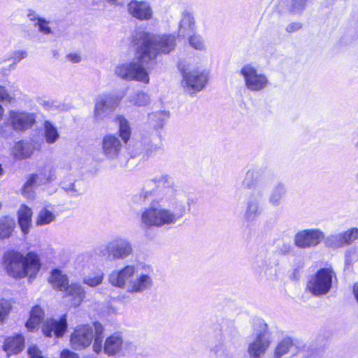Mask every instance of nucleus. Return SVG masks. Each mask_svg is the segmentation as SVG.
Returning a JSON list of instances; mask_svg holds the SVG:
<instances>
[{
    "instance_id": "12",
    "label": "nucleus",
    "mask_w": 358,
    "mask_h": 358,
    "mask_svg": "<svg viewBox=\"0 0 358 358\" xmlns=\"http://www.w3.org/2000/svg\"><path fill=\"white\" fill-rule=\"evenodd\" d=\"M94 322L92 326L81 325L76 328L71 336V345L75 350H83L90 346L92 339H95L96 329Z\"/></svg>"
},
{
    "instance_id": "60",
    "label": "nucleus",
    "mask_w": 358,
    "mask_h": 358,
    "mask_svg": "<svg viewBox=\"0 0 358 358\" xmlns=\"http://www.w3.org/2000/svg\"><path fill=\"white\" fill-rule=\"evenodd\" d=\"M271 269H272V268H266V271H269V270H271Z\"/></svg>"
},
{
    "instance_id": "25",
    "label": "nucleus",
    "mask_w": 358,
    "mask_h": 358,
    "mask_svg": "<svg viewBox=\"0 0 358 358\" xmlns=\"http://www.w3.org/2000/svg\"><path fill=\"white\" fill-rule=\"evenodd\" d=\"M68 296L71 297V305L78 306L85 296V292L83 287L77 283H72L65 291Z\"/></svg>"
},
{
    "instance_id": "54",
    "label": "nucleus",
    "mask_w": 358,
    "mask_h": 358,
    "mask_svg": "<svg viewBox=\"0 0 358 358\" xmlns=\"http://www.w3.org/2000/svg\"><path fill=\"white\" fill-rule=\"evenodd\" d=\"M185 204L186 205V208L187 207L188 212L190 211L191 206L194 203V200L192 198H185L182 197Z\"/></svg>"
},
{
    "instance_id": "33",
    "label": "nucleus",
    "mask_w": 358,
    "mask_h": 358,
    "mask_svg": "<svg viewBox=\"0 0 358 358\" xmlns=\"http://www.w3.org/2000/svg\"><path fill=\"white\" fill-rule=\"evenodd\" d=\"M285 194V187L280 184L278 185L271 192L268 198L269 204L275 208L278 207L282 201Z\"/></svg>"
},
{
    "instance_id": "46",
    "label": "nucleus",
    "mask_w": 358,
    "mask_h": 358,
    "mask_svg": "<svg viewBox=\"0 0 358 358\" xmlns=\"http://www.w3.org/2000/svg\"><path fill=\"white\" fill-rule=\"evenodd\" d=\"M14 99V96L9 94L4 87L0 85V101L6 103H10Z\"/></svg>"
},
{
    "instance_id": "18",
    "label": "nucleus",
    "mask_w": 358,
    "mask_h": 358,
    "mask_svg": "<svg viewBox=\"0 0 358 358\" xmlns=\"http://www.w3.org/2000/svg\"><path fill=\"white\" fill-rule=\"evenodd\" d=\"M122 148L120 138L114 134L106 135L101 141V152L109 159L119 157Z\"/></svg>"
},
{
    "instance_id": "37",
    "label": "nucleus",
    "mask_w": 358,
    "mask_h": 358,
    "mask_svg": "<svg viewBox=\"0 0 358 358\" xmlns=\"http://www.w3.org/2000/svg\"><path fill=\"white\" fill-rule=\"evenodd\" d=\"M156 187V180H150L138 195L134 196V202L138 203H143L152 194L154 188Z\"/></svg>"
},
{
    "instance_id": "19",
    "label": "nucleus",
    "mask_w": 358,
    "mask_h": 358,
    "mask_svg": "<svg viewBox=\"0 0 358 358\" xmlns=\"http://www.w3.org/2000/svg\"><path fill=\"white\" fill-rule=\"evenodd\" d=\"M67 328L66 315H62L59 320H47L43 326V332L48 336L55 335L57 338L63 336Z\"/></svg>"
},
{
    "instance_id": "39",
    "label": "nucleus",
    "mask_w": 358,
    "mask_h": 358,
    "mask_svg": "<svg viewBox=\"0 0 358 358\" xmlns=\"http://www.w3.org/2000/svg\"><path fill=\"white\" fill-rule=\"evenodd\" d=\"M212 351L214 352L216 358H232L229 346L226 342L215 345Z\"/></svg>"
},
{
    "instance_id": "57",
    "label": "nucleus",
    "mask_w": 358,
    "mask_h": 358,
    "mask_svg": "<svg viewBox=\"0 0 358 358\" xmlns=\"http://www.w3.org/2000/svg\"><path fill=\"white\" fill-rule=\"evenodd\" d=\"M3 113H4V109L2 107V106L0 104V120L2 119Z\"/></svg>"
},
{
    "instance_id": "45",
    "label": "nucleus",
    "mask_w": 358,
    "mask_h": 358,
    "mask_svg": "<svg viewBox=\"0 0 358 358\" xmlns=\"http://www.w3.org/2000/svg\"><path fill=\"white\" fill-rule=\"evenodd\" d=\"M11 309L10 302L6 299H0V322L4 320Z\"/></svg>"
},
{
    "instance_id": "24",
    "label": "nucleus",
    "mask_w": 358,
    "mask_h": 358,
    "mask_svg": "<svg viewBox=\"0 0 358 358\" xmlns=\"http://www.w3.org/2000/svg\"><path fill=\"white\" fill-rule=\"evenodd\" d=\"M24 342V338L21 335L8 338L5 341L3 349L7 352L8 356L11 354H17L22 350Z\"/></svg>"
},
{
    "instance_id": "4",
    "label": "nucleus",
    "mask_w": 358,
    "mask_h": 358,
    "mask_svg": "<svg viewBox=\"0 0 358 358\" xmlns=\"http://www.w3.org/2000/svg\"><path fill=\"white\" fill-rule=\"evenodd\" d=\"M96 337L92 344V350L97 355L103 353L108 357L118 355L122 350L124 339L120 332H115L106 337L103 342V325L96 322Z\"/></svg>"
},
{
    "instance_id": "50",
    "label": "nucleus",
    "mask_w": 358,
    "mask_h": 358,
    "mask_svg": "<svg viewBox=\"0 0 358 358\" xmlns=\"http://www.w3.org/2000/svg\"><path fill=\"white\" fill-rule=\"evenodd\" d=\"M66 59L72 63L77 64L81 62V56L79 53L72 52L66 55Z\"/></svg>"
},
{
    "instance_id": "48",
    "label": "nucleus",
    "mask_w": 358,
    "mask_h": 358,
    "mask_svg": "<svg viewBox=\"0 0 358 358\" xmlns=\"http://www.w3.org/2000/svg\"><path fill=\"white\" fill-rule=\"evenodd\" d=\"M27 56V52L25 50H16L13 53L12 59H13V64H17L21 60L26 58Z\"/></svg>"
},
{
    "instance_id": "23",
    "label": "nucleus",
    "mask_w": 358,
    "mask_h": 358,
    "mask_svg": "<svg viewBox=\"0 0 358 358\" xmlns=\"http://www.w3.org/2000/svg\"><path fill=\"white\" fill-rule=\"evenodd\" d=\"M48 280L54 288L59 291H66L70 286L67 276L57 268L52 271Z\"/></svg>"
},
{
    "instance_id": "28",
    "label": "nucleus",
    "mask_w": 358,
    "mask_h": 358,
    "mask_svg": "<svg viewBox=\"0 0 358 358\" xmlns=\"http://www.w3.org/2000/svg\"><path fill=\"white\" fill-rule=\"evenodd\" d=\"M60 187L64 191L71 196H76L84 192L80 180H61Z\"/></svg>"
},
{
    "instance_id": "35",
    "label": "nucleus",
    "mask_w": 358,
    "mask_h": 358,
    "mask_svg": "<svg viewBox=\"0 0 358 358\" xmlns=\"http://www.w3.org/2000/svg\"><path fill=\"white\" fill-rule=\"evenodd\" d=\"M129 101L137 107H143L150 104V97L143 91H137L129 96Z\"/></svg>"
},
{
    "instance_id": "1",
    "label": "nucleus",
    "mask_w": 358,
    "mask_h": 358,
    "mask_svg": "<svg viewBox=\"0 0 358 358\" xmlns=\"http://www.w3.org/2000/svg\"><path fill=\"white\" fill-rule=\"evenodd\" d=\"M109 282L123 288L131 294H142L154 285L153 269L150 265L128 264L113 270L108 276Z\"/></svg>"
},
{
    "instance_id": "3",
    "label": "nucleus",
    "mask_w": 358,
    "mask_h": 358,
    "mask_svg": "<svg viewBox=\"0 0 358 358\" xmlns=\"http://www.w3.org/2000/svg\"><path fill=\"white\" fill-rule=\"evenodd\" d=\"M4 259L8 273L15 278H34L41 268L38 255L33 252L24 256L19 252L9 251Z\"/></svg>"
},
{
    "instance_id": "22",
    "label": "nucleus",
    "mask_w": 358,
    "mask_h": 358,
    "mask_svg": "<svg viewBox=\"0 0 358 358\" xmlns=\"http://www.w3.org/2000/svg\"><path fill=\"white\" fill-rule=\"evenodd\" d=\"M260 201L257 198H251L246 203V209L244 214V220L248 222H253L261 214Z\"/></svg>"
},
{
    "instance_id": "36",
    "label": "nucleus",
    "mask_w": 358,
    "mask_h": 358,
    "mask_svg": "<svg viewBox=\"0 0 358 358\" xmlns=\"http://www.w3.org/2000/svg\"><path fill=\"white\" fill-rule=\"evenodd\" d=\"M13 153L18 158L29 157L33 153V148L30 143L17 142L13 148Z\"/></svg>"
},
{
    "instance_id": "8",
    "label": "nucleus",
    "mask_w": 358,
    "mask_h": 358,
    "mask_svg": "<svg viewBox=\"0 0 358 358\" xmlns=\"http://www.w3.org/2000/svg\"><path fill=\"white\" fill-rule=\"evenodd\" d=\"M141 222L146 227H161L176 223L171 210L155 206L146 208L143 212Z\"/></svg>"
},
{
    "instance_id": "51",
    "label": "nucleus",
    "mask_w": 358,
    "mask_h": 358,
    "mask_svg": "<svg viewBox=\"0 0 358 358\" xmlns=\"http://www.w3.org/2000/svg\"><path fill=\"white\" fill-rule=\"evenodd\" d=\"M302 27V24L300 22H292L286 27V31L288 33H294L299 30Z\"/></svg>"
},
{
    "instance_id": "32",
    "label": "nucleus",
    "mask_w": 358,
    "mask_h": 358,
    "mask_svg": "<svg viewBox=\"0 0 358 358\" xmlns=\"http://www.w3.org/2000/svg\"><path fill=\"white\" fill-rule=\"evenodd\" d=\"M57 217L55 212L48 208H42L38 213L36 224L37 226H43L54 222Z\"/></svg>"
},
{
    "instance_id": "5",
    "label": "nucleus",
    "mask_w": 358,
    "mask_h": 358,
    "mask_svg": "<svg viewBox=\"0 0 358 358\" xmlns=\"http://www.w3.org/2000/svg\"><path fill=\"white\" fill-rule=\"evenodd\" d=\"M178 68L182 77L181 86L187 93L194 94L206 87L208 81V74L206 71L193 69L183 62L178 63Z\"/></svg>"
},
{
    "instance_id": "56",
    "label": "nucleus",
    "mask_w": 358,
    "mask_h": 358,
    "mask_svg": "<svg viewBox=\"0 0 358 358\" xmlns=\"http://www.w3.org/2000/svg\"><path fill=\"white\" fill-rule=\"evenodd\" d=\"M350 255H351L350 252H348L345 254V264H346V266H350L352 264V259L350 258Z\"/></svg>"
},
{
    "instance_id": "6",
    "label": "nucleus",
    "mask_w": 358,
    "mask_h": 358,
    "mask_svg": "<svg viewBox=\"0 0 358 358\" xmlns=\"http://www.w3.org/2000/svg\"><path fill=\"white\" fill-rule=\"evenodd\" d=\"M336 280V273L331 268H322L309 278L306 289L315 296H321L329 293Z\"/></svg>"
},
{
    "instance_id": "2",
    "label": "nucleus",
    "mask_w": 358,
    "mask_h": 358,
    "mask_svg": "<svg viewBox=\"0 0 358 358\" xmlns=\"http://www.w3.org/2000/svg\"><path fill=\"white\" fill-rule=\"evenodd\" d=\"M133 43L136 45V55L142 63L152 64L159 54H169L176 46L173 34L155 35L145 31H138L134 36Z\"/></svg>"
},
{
    "instance_id": "38",
    "label": "nucleus",
    "mask_w": 358,
    "mask_h": 358,
    "mask_svg": "<svg viewBox=\"0 0 358 358\" xmlns=\"http://www.w3.org/2000/svg\"><path fill=\"white\" fill-rule=\"evenodd\" d=\"M184 200L182 198L177 199L173 203L172 214L174 215V221L176 222L180 219L187 212V207L186 208Z\"/></svg>"
},
{
    "instance_id": "61",
    "label": "nucleus",
    "mask_w": 358,
    "mask_h": 358,
    "mask_svg": "<svg viewBox=\"0 0 358 358\" xmlns=\"http://www.w3.org/2000/svg\"><path fill=\"white\" fill-rule=\"evenodd\" d=\"M274 276H276V271H275Z\"/></svg>"
},
{
    "instance_id": "34",
    "label": "nucleus",
    "mask_w": 358,
    "mask_h": 358,
    "mask_svg": "<svg viewBox=\"0 0 358 358\" xmlns=\"http://www.w3.org/2000/svg\"><path fill=\"white\" fill-rule=\"evenodd\" d=\"M293 341L291 338L285 337L279 341L274 350L275 358H280L287 354L293 348Z\"/></svg>"
},
{
    "instance_id": "62",
    "label": "nucleus",
    "mask_w": 358,
    "mask_h": 358,
    "mask_svg": "<svg viewBox=\"0 0 358 358\" xmlns=\"http://www.w3.org/2000/svg\"><path fill=\"white\" fill-rule=\"evenodd\" d=\"M1 208V203H0V208Z\"/></svg>"
},
{
    "instance_id": "7",
    "label": "nucleus",
    "mask_w": 358,
    "mask_h": 358,
    "mask_svg": "<svg viewBox=\"0 0 358 358\" xmlns=\"http://www.w3.org/2000/svg\"><path fill=\"white\" fill-rule=\"evenodd\" d=\"M136 59L137 61L119 63L114 68V73L122 80H136L147 84L149 83V76L144 65L150 64L141 62L137 56Z\"/></svg>"
},
{
    "instance_id": "41",
    "label": "nucleus",
    "mask_w": 358,
    "mask_h": 358,
    "mask_svg": "<svg viewBox=\"0 0 358 358\" xmlns=\"http://www.w3.org/2000/svg\"><path fill=\"white\" fill-rule=\"evenodd\" d=\"M188 41L190 46L194 49L200 51L205 50L206 45L204 40L201 35L194 34L189 36Z\"/></svg>"
},
{
    "instance_id": "55",
    "label": "nucleus",
    "mask_w": 358,
    "mask_h": 358,
    "mask_svg": "<svg viewBox=\"0 0 358 358\" xmlns=\"http://www.w3.org/2000/svg\"><path fill=\"white\" fill-rule=\"evenodd\" d=\"M352 292H353L355 299H356V301L358 303V282H355L354 284Z\"/></svg>"
},
{
    "instance_id": "30",
    "label": "nucleus",
    "mask_w": 358,
    "mask_h": 358,
    "mask_svg": "<svg viewBox=\"0 0 358 358\" xmlns=\"http://www.w3.org/2000/svg\"><path fill=\"white\" fill-rule=\"evenodd\" d=\"M169 117V112L164 110L156 111L148 115V122L155 129H161Z\"/></svg>"
},
{
    "instance_id": "11",
    "label": "nucleus",
    "mask_w": 358,
    "mask_h": 358,
    "mask_svg": "<svg viewBox=\"0 0 358 358\" xmlns=\"http://www.w3.org/2000/svg\"><path fill=\"white\" fill-rule=\"evenodd\" d=\"M122 97L117 95L104 94L94 102V118L96 122L103 121L119 105Z\"/></svg>"
},
{
    "instance_id": "53",
    "label": "nucleus",
    "mask_w": 358,
    "mask_h": 358,
    "mask_svg": "<svg viewBox=\"0 0 358 358\" xmlns=\"http://www.w3.org/2000/svg\"><path fill=\"white\" fill-rule=\"evenodd\" d=\"M27 17L29 20L33 22V24L36 23V22L42 17L34 10H29V13H27Z\"/></svg>"
},
{
    "instance_id": "47",
    "label": "nucleus",
    "mask_w": 358,
    "mask_h": 358,
    "mask_svg": "<svg viewBox=\"0 0 358 358\" xmlns=\"http://www.w3.org/2000/svg\"><path fill=\"white\" fill-rule=\"evenodd\" d=\"M264 170L262 168L259 166L253 167L250 169L247 173V177L249 178H259L263 176Z\"/></svg>"
},
{
    "instance_id": "17",
    "label": "nucleus",
    "mask_w": 358,
    "mask_h": 358,
    "mask_svg": "<svg viewBox=\"0 0 358 358\" xmlns=\"http://www.w3.org/2000/svg\"><path fill=\"white\" fill-rule=\"evenodd\" d=\"M34 113L13 110L9 112L8 122L15 131H24L35 123Z\"/></svg>"
},
{
    "instance_id": "31",
    "label": "nucleus",
    "mask_w": 358,
    "mask_h": 358,
    "mask_svg": "<svg viewBox=\"0 0 358 358\" xmlns=\"http://www.w3.org/2000/svg\"><path fill=\"white\" fill-rule=\"evenodd\" d=\"M43 135L48 144H52L59 137L57 127L50 121L45 120L43 124Z\"/></svg>"
},
{
    "instance_id": "10",
    "label": "nucleus",
    "mask_w": 358,
    "mask_h": 358,
    "mask_svg": "<svg viewBox=\"0 0 358 358\" xmlns=\"http://www.w3.org/2000/svg\"><path fill=\"white\" fill-rule=\"evenodd\" d=\"M271 343L266 324H260V329L252 337L248 343V353L250 358H261Z\"/></svg>"
},
{
    "instance_id": "52",
    "label": "nucleus",
    "mask_w": 358,
    "mask_h": 358,
    "mask_svg": "<svg viewBox=\"0 0 358 358\" xmlns=\"http://www.w3.org/2000/svg\"><path fill=\"white\" fill-rule=\"evenodd\" d=\"M60 358H79V357L76 353L69 350H64L61 352Z\"/></svg>"
},
{
    "instance_id": "29",
    "label": "nucleus",
    "mask_w": 358,
    "mask_h": 358,
    "mask_svg": "<svg viewBox=\"0 0 358 358\" xmlns=\"http://www.w3.org/2000/svg\"><path fill=\"white\" fill-rule=\"evenodd\" d=\"M44 316V313L42 308L38 306H34L31 310L30 317L26 323L27 328L33 331L41 322Z\"/></svg>"
},
{
    "instance_id": "20",
    "label": "nucleus",
    "mask_w": 358,
    "mask_h": 358,
    "mask_svg": "<svg viewBox=\"0 0 358 358\" xmlns=\"http://www.w3.org/2000/svg\"><path fill=\"white\" fill-rule=\"evenodd\" d=\"M195 29L196 23L194 15L187 10L183 11L178 24V37H185V36L193 33Z\"/></svg>"
},
{
    "instance_id": "26",
    "label": "nucleus",
    "mask_w": 358,
    "mask_h": 358,
    "mask_svg": "<svg viewBox=\"0 0 358 358\" xmlns=\"http://www.w3.org/2000/svg\"><path fill=\"white\" fill-rule=\"evenodd\" d=\"M15 227V220L10 216H3L0 218V238H8L12 236Z\"/></svg>"
},
{
    "instance_id": "16",
    "label": "nucleus",
    "mask_w": 358,
    "mask_h": 358,
    "mask_svg": "<svg viewBox=\"0 0 358 358\" xmlns=\"http://www.w3.org/2000/svg\"><path fill=\"white\" fill-rule=\"evenodd\" d=\"M129 14L140 21H149L153 18L154 11L148 1L132 0L127 4Z\"/></svg>"
},
{
    "instance_id": "42",
    "label": "nucleus",
    "mask_w": 358,
    "mask_h": 358,
    "mask_svg": "<svg viewBox=\"0 0 358 358\" xmlns=\"http://www.w3.org/2000/svg\"><path fill=\"white\" fill-rule=\"evenodd\" d=\"M50 21L47 20L44 17H41L36 22V23H34L33 25L40 33L44 35H50L52 34V30L50 27Z\"/></svg>"
},
{
    "instance_id": "21",
    "label": "nucleus",
    "mask_w": 358,
    "mask_h": 358,
    "mask_svg": "<svg viewBox=\"0 0 358 358\" xmlns=\"http://www.w3.org/2000/svg\"><path fill=\"white\" fill-rule=\"evenodd\" d=\"M17 222L22 232L27 235L32 225L33 211L25 204H22L17 210Z\"/></svg>"
},
{
    "instance_id": "14",
    "label": "nucleus",
    "mask_w": 358,
    "mask_h": 358,
    "mask_svg": "<svg viewBox=\"0 0 358 358\" xmlns=\"http://www.w3.org/2000/svg\"><path fill=\"white\" fill-rule=\"evenodd\" d=\"M358 240V228L352 227L345 231L331 234L325 238L326 245L331 248L349 245Z\"/></svg>"
},
{
    "instance_id": "43",
    "label": "nucleus",
    "mask_w": 358,
    "mask_h": 358,
    "mask_svg": "<svg viewBox=\"0 0 358 358\" xmlns=\"http://www.w3.org/2000/svg\"><path fill=\"white\" fill-rule=\"evenodd\" d=\"M143 150H145L147 155H150L157 150H159L162 147V143L159 142L155 143L153 142L152 139L150 138H145L143 142Z\"/></svg>"
},
{
    "instance_id": "9",
    "label": "nucleus",
    "mask_w": 358,
    "mask_h": 358,
    "mask_svg": "<svg viewBox=\"0 0 358 358\" xmlns=\"http://www.w3.org/2000/svg\"><path fill=\"white\" fill-rule=\"evenodd\" d=\"M245 87L250 92H258L266 88L269 80L266 74L261 73L254 65L248 64L240 70Z\"/></svg>"
},
{
    "instance_id": "15",
    "label": "nucleus",
    "mask_w": 358,
    "mask_h": 358,
    "mask_svg": "<svg viewBox=\"0 0 358 358\" xmlns=\"http://www.w3.org/2000/svg\"><path fill=\"white\" fill-rule=\"evenodd\" d=\"M108 252L114 259H124L132 255L133 247L131 242L124 238L117 237L108 243Z\"/></svg>"
},
{
    "instance_id": "44",
    "label": "nucleus",
    "mask_w": 358,
    "mask_h": 358,
    "mask_svg": "<svg viewBox=\"0 0 358 358\" xmlns=\"http://www.w3.org/2000/svg\"><path fill=\"white\" fill-rule=\"evenodd\" d=\"M36 180H27L22 188V194L27 199H31L34 196L35 189L36 188Z\"/></svg>"
},
{
    "instance_id": "27",
    "label": "nucleus",
    "mask_w": 358,
    "mask_h": 358,
    "mask_svg": "<svg viewBox=\"0 0 358 358\" xmlns=\"http://www.w3.org/2000/svg\"><path fill=\"white\" fill-rule=\"evenodd\" d=\"M115 121L118 125L120 136L123 142L127 143L131 134V128L129 121L122 115L117 116Z\"/></svg>"
},
{
    "instance_id": "59",
    "label": "nucleus",
    "mask_w": 358,
    "mask_h": 358,
    "mask_svg": "<svg viewBox=\"0 0 358 358\" xmlns=\"http://www.w3.org/2000/svg\"><path fill=\"white\" fill-rule=\"evenodd\" d=\"M355 148L358 150V141L355 144Z\"/></svg>"
},
{
    "instance_id": "13",
    "label": "nucleus",
    "mask_w": 358,
    "mask_h": 358,
    "mask_svg": "<svg viewBox=\"0 0 358 358\" xmlns=\"http://www.w3.org/2000/svg\"><path fill=\"white\" fill-rule=\"evenodd\" d=\"M325 239L324 233L320 229H308L298 231L294 238L296 247L302 249L311 248L318 245Z\"/></svg>"
},
{
    "instance_id": "40",
    "label": "nucleus",
    "mask_w": 358,
    "mask_h": 358,
    "mask_svg": "<svg viewBox=\"0 0 358 358\" xmlns=\"http://www.w3.org/2000/svg\"><path fill=\"white\" fill-rule=\"evenodd\" d=\"M103 279V273L101 271L92 273L84 278L83 282L90 287H95L101 284Z\"/></svg>"
},
{
    "instance_id": "58",
    "label": "nucleus",
    "mask_w": 358,
    "mask_h": 358,
    "mask_svg": "<svg viewBox=\"0 0 358 358\" xmlns=\"http://www.w3.org/2000/svg\"><path fill=\"white\" fill-rule=\"evenodd\" d=\"M43 105L46 108H48V106H49V103H48L44 102V103H43Z\"/></svg>"
},
{
    "instance_id": "49",
    "label": "nucleus",
    "mask_w": 358,
    "mask_h": 358,
    "mask_svg": "<svg viewBox=\"0 0 358 358\" xmlns=\"http://www.w3.org/2000/svg\"><path fill=\"white\" fill-rule=\"evenodd\" d=\"M307 0H291L292 9L294 11H298L303 9L306 6Z\"/></svg>"
}]
</instances>
